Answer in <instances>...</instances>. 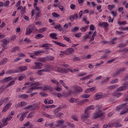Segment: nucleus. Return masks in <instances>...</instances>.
I'll return each mask as SVG.
<instances>
[{
    "instance_id": "nucleus-1",
    "label": "nucleus",
    "mask_w": 128,
    "mask_h": 128,
    "mask_svg": "<svg viewBox=\"0 0 128 128\" xmlns=\"http://www.w3.org/2000/svg\"><path fill=\"white\" fill-rule=\"evenodd\" d=\"M31 86H33L32 88H30L26 92V94H30V92H32V90H42V86H40V82H36L32 83Z\"/></svg>"
},
{
    "instance_id": "nucleus-2",
    "label": "nucleus",
    "mask_w": 128,
    "mask_h": 128,
    "mask_svg": "<svg viewBox=\"0 0 128 128\" xmlns=\"http://www.w3.org/2000/svg\"><path fill=\"white\" fill-rule=\"evenodd\" d=\"M96 106L97 108L98 112H96L94 114L93 117L94 120H96V118H102V116H104V112H102V110H100L101 106L98 104L96 105Z\"/></svg>"
},
{
    "instance_id": "nucleus-3",
    "label": "nucleus",
    "mask_w": 128,
    "mask_h": 128,
    "mask_svg": "<svg viewBox=\"0 0 128 128\" xmlns=\"http://www.w3.org/2000/svg\"><path fill=\"white\" fill-rule=\"evenodd\" d=\"M96 36V32H94L93 34L92 32H89L88 34H86L84 36L82 42H86V40H88V38H90L89 41V42H90L94 40V36Z\"/></svg>"
},
{
    "instance_id": "nucleus-4",
    "label": "nucleus",
    "mask_w": 128,
    "mask_h": 128,
    "mask_svg": "<svg viewBox=\"0 0 128 128\" xmlns=\"http://www.w3.org/2000/svg\"><path fill=\"white\" fill-rule=\"evenodd\" d=\"M126 68L124 67L122 68H119L116 72L112 74V76H116L120 74H122V72H126Z\"/></svg>"
},
{
    "instance_id": "nucleus-5",
    "label": "nucleus",
    "mask_w": 128,
    "mask_h": 128,
    "mask_svg": "<svg viewBox=\"0 0 128 128\" xmlns=\"http://www.w3.org/2000/svg\"><path fill=\"white\" fill-rule=\"evenodd\" d=\"M128 86V82H126L123 84V86H121L117 89V92H122L126 90Z\"/></svg>"
},
{
    "instance_id": "nucleus-6",
    "label": "nucleus",
    "mask_w": 128,
    "mask_h": 128,
    "mask_svg": "<svg viewBox=\"0 0 128 128\" xmlns=\"http://www.w3.org/2000/svg\"><path fill=\"white\" fill-rule=\"evenodd\" d=\"M56 72H62V74H67L68 72H70V68H58L56 69Z\"/></svg>"
},
{
    "instance_id": "nucleus-7",
    "label": "nucleus",
    "mask_w": 128,
    "mask_h": 128,
    "mask_svg": "<svg viewBox=\"0 0 128 128\" xmlns=\"http://www.w3.org/2000/svg\"><path fill=\"white\" fill-rule=\"evenodd\" d=\"M118 86V84H114L112 86H110L107 87L108 90H109L108 92V94L110 95L112 94L110 93V90H115V88H116Z\"/></svg>"
},
{
    "instance_id": "nucleus-8",
    "label": "nucleus",
    "mask_w": 128,
    "mask_h": 128,
    "mask_svg": "<svg viewBox=\"0 0 128 128\" xmlns=\"http://www.w3.org/2000/svg\"><path fill=\"white\" fill-rule=\"evenodd\" d=\"M74 52V48H68L65 50V54L66 56H68V54H72Z\"/></svg>"
},
{
    "instance_id": "nucleus-9",
    "label": "nucleus",
    "mask_w": 128,
    "mask_h": 128,
    "mask_svg": "<svg viewBox=\"0 0 128 128\" xmlns=\"http://www.w3.org/2000/svg\"><path fill=\"white\" fill-rule=\"evenodd\" d=\"M98 26H100V28H108V23L106 22H100L98 24Z\"/></svg>"
},
{
    "instance_id": "nucleus-10",
    "label": "nucleus",
    "mask_w": 128,
    "mask_h": 128,
    "mask_svg": "<svg viewBox=\"0 0 128 128\" xmlns=\"http://www.w3.org/2000/svg\"><path fill=\"white\" fill-rule=\"evenodd\" d=\"M122 104L121 105L118 106H116V110L117 112H118V110H122V108H126V104Z\"/></svg>"
},
{
    "instance_id": "nucleus-11",
    "label": "nucleus",
    "mask_w": 128,
    "mask_h": 128,
    "mask_svg": "<svg viewBox=\"0 0 128 128\" xmlns=\"http://www.w3.org/2000/svg\"><path fill=\"white\" fill-rule=\"evenodd\" d=\"M12 103H8L7 104H6L3 108L2 112H6V110H10V106H12Z\"/></svg>"
},
{
    "instance_id": "nucleus-12",
    "label": "nucleus",
    "mask_w": 128,
    "mask_h": 128,
    "mask_svg": "<svg viewBox=\"0 0 128 128\" xmlns=\"http://www.w3.org/2000/svg\"><path fill=\"white\" fill-rule=\"evenodd\" d=\"M12 118V117L10 116V117H7L6 118L4 119L2 122L4 126H8V120H10Z\"/></svg>"
},
{
    "instance_id": "nucleus-13",
    "label": "nucleus",
    "mask_w": 128,
    "mask_h": 128,
    "mask_svg": "<svg viewBox=\"0 0 128 128\" xmlns=\"http://www.w3.org/2000/svg\"><path fill=\"white\" fill-rule=\"evenodd\" d=\"M72 88L74 90H76V92H82V87H78L76 85H74L72 86Z\"/></svg>"
},
{
    "instance_id": "nucleus-14",
    "label": "nucleus",
    "mask_w": 128,
    "mask_h": 128,
    "mask_svg": "<svg viewBox=\"0 0 128 128\" xmlns=\"http://www.w3.org/2000/svg\"><path fill=\"white\" fill-rule=\"evenodd\" d=\"M34 26L30 25L27 27L26 32H32V30H34Z\"/></svg>"
},
{
    "instance_id": "nucleus-15",
    "label": "nucleus",
    "mask_w": 128,
    "mask_h": 128,
    "mask_svg": "<svg viewBox=\"0 0 128 128\" xmlns=\"http://www.w3.org/2000/svg\"><path fill=\"white\" fill-rule=\"evenodd\" d=\"M16 72H18V70H8L6 72V74H16Z\"/></svg>"
},
{
    "instance_id": "nucleus-16",
    "label": "nucleus",
    "mask_w": 128,
    "mask_h": 128,
    "mask_svg": "<svg viewBox=\"0 0 128 128\" xmlns=\"http://www.w3.org/2000/svg\"><path fill=\"white\" fill-rule=\"evenodd\" d=\"M52 42L55 44H57V46H62V48L66 47V44H64L62 42H60L52 40Z\"/></svg>"
},
{
    "instance_id": "nucleus-17",
    "label": "nucleus",
    "mask_w": 128,
    "mask_h": 128,
    "mask_svg": "<svg viewBox=\"0 0 128 128\" xmlns=\"http://www.w3.org/2000/svg\"><path fill=\"white\" fill-rule=\"evenodd\" d=\"M12 80V76H8V77H6L3 80H2L0 81V82H8L10 80Z\"/></svg>"
},
{
    "instance_id": "nucleus-18",
    "label": "nucleus",
    "mask_w": 128,
    "mask_h": 128,
    "mask_svg": "<svg viewBox=\"0 0 128 128\" xmlns=\"http://www.w3.org/2000/svg\"><path fill=\"white\" fill-rule=\"evenodd\" d=\"M117 40V38H113L110 42H108V44H109V46H112V44H116V40Z\"/></svg>"
},
{
    "instance_id": "nucleus-19",
    "label": "nucleus",
    "mask_w": 128,
    "mask_h": 128,
    "mask_svg": "<svg viewBox=\"0 0 128 128\" xmlns=\"http://www.w3.org/2000/svg\"><path fill=\"white\" fill-rule=\"evenodd\" d=\"M92 110H94V106H91L88 107L85 110L86 114H88V111Z\"/></svg>"
},
{
    "instance_id": "nucleus-20",
    "label": "nucleus",
    "mask_w": 128,
    "mask_h": 128,
    "mask_svg": "<svg viewBox=\"0 0 128 128\" xmlns=\"http://www.w3.org/2000/svg\"><path fill=\"white\" fill-rule=\"evenodd\" d=\"M34 64L36 65L37 70H40V68H42V66H44V65L41 62H35Z\"/></svg>"
},
{
    "instance_id": "nucleus-21",
    "label": "nucleus",
    "mask_w": 128,
    "mask_h": 128,
    "mask_svg": "<svg viewBox=\"0 0 128 128\" xmlns=\"http://www.w3.org/2000/svg\"><path fill=\"white\" fill-rule=\"evenodd\" d=\"M54 28H55V30H60V32H62V30H64L63 27H62V25L60 24L56 25L54 26Z\"/></svg>"
},
{
    "instance_id": "nucleus-22",
    "label": "nucleus",
    "mask_w": 128,
    "mask_h": 128,
    "mask_svg": "<svg viewBox=\"0 0 128 128\" xmlns=\"http://www.w3.org/2000/svg\"><path fill=\"white\" fill-rule=\"evenodd\" d=\"M28 113V112L22 113V116H21L20 118V120L21 121L24 120V118H26V114Z\"/></svg>"
},
{
    "instance_id": "nucleus-23",
    "label": "nucleus",
    "mask_w": 128,
    "mask_h": 128,
    "mask_svg": "<svg viewBox=\"0 0 128 128\" xmlns=\"http://www.w3.org/2000/svg\"><path fill=\"white\" fill-rule=\"evenodd\" d=\"M38 0H34V6L35 10H36L37 12H40V8H38V6H36L38 4Z\"/></svg>"
},
{
    "instance_id": "nucleus-24",
    "label": "nucleus",
    "mask_w": 128,
    "mask_h": 128,
    "mask_svg": "<svg viewBox=\"0 0 128 128\" xmlns=\"http://www.w3.org/2000/svg\"><path fill=\"white\" fill-rule=\"evenodd\" d=\"M16 50H18V52H20V47L18 46L14 47L13 48H12L11 50V52H16Z\"/></svg>"
},
{
    "instance_id": "nucleus-25",
    "label": "nucleus",
    "mask_w": 128,
    "mask_h": 128,
    "mask_svg": "<svg viewBox=\"0 0 128 128\" xmlns=\"http://www.w3.org/2000/svg\"><path fill=\"white\" fill-rule=\"evenodd\" d=\"M57 36L58 34H56L55 33H52L50 34V38H52L53 40H58V38L56 37Z\"/></svg>"
},
{
    "instance_id": "nucleus-26",
    "label": "nucleus",
    "mask_w": 128,
    "mask_h": 128,
    "mask_svg": "<svg viewBox=\"0 0 128 128\" xmlns=\"http://www.w3.org/2000/svg\"><path fill=\"white\" fill-rule=\"evenodd\" d=\"M102 95L100 94V93H97V94H96V96H95V98H94V99H95L96 100H100V98H102Z\"/></svg>"
},
{
    "instance_id": "nucleus-27",
    "label": "nucleus",
    "mask_w": 128,
    "mask_h": 128,
    "mask_svg": "<svg viewBox=\"0 0 128 128\" xmlns=\"http://www.w3.org/2000/svg\"><path fill=\"white\" fill-rule=\"evenodd\" d=\"M18 98H28V95L26 94H23L18 96Z\"/></svg>"
},
{
    "instance_id": "nucleus-28",
    "label": "nucleus",
    "mask_w": 128,
    "mask_h": 128,
    "mask_svg": "<svg viewBox=\"0 0 128 128\" xmlns=\"http://www.w3.org/2000/svg\"><path fill=\"white\" fill-rule=\"evenodd\" d=\"M92 74H89V75H88L87 76H86L84 78H81L80 80H88V78H92Z\"/></svg>"
},
{
    "instance_id": "nucleus-29",
    "label": "nucleus",
    "mask_w": 128,
    "mask_h": 128,
    "mask_svg": "<svg viewBox=\"0 0 128 128\" xmlns=\"http://www.w3.org/2000/svg\"><path fill=\"white\" fill-rule=\"evenodd\" d=\"M56 118H63L64 116V113H62V112H59L57 114H56V115H55Z\"/></svg>"
},
{
    "instance_id": "nucleus-30",
    "label": "nucleus",
    "mask_w": 128,
    "mask_h": 128,
    "mask_svg": "<svg viewBox=\"0 0 128 128\" xmlns=\"http://www.w3.org/2000/svg\"><path fill=\"white\" fill-rule=\"evenodd\" d=\"M44 38V35L42 34H38L35 36V38L36 40H40V38Z\"/></svg>"
},
{
    "instance_id": "nucleus-31",
    "label": "nucleus",
    "mask_w": 128,
    "mask_h": 128,
    "mask_svg": "<svg viewBox=\"0 0 128 128\" xmlns=\"http://www.w3.org/2000/svg\"><path fill=\"white\" fill-rule=\"evenodd\" d=\"M117 34L118 36L120 38H124V36H126V35L124 32H118Z\"/></svg>"
},
{
    "instance_id": "nucleus-32",
    "label": "nucleus",
    "mask_w": 128,
    "mask_h": 128,
    "mask_svg": "<svg viewBox=\"0 0 128 128\" xmlns=\"http://www.w3.org/2000/svg\"><path fill=\"white\" fill-rule=\"evenodd\" d=\"M8 58H4L2 59V60L0 62V66H2L3 64H6V60Z\"/></svg>"
},
{
    "instance_id": "nucleus-33",
    "label": "nucleus",
    "mask_w": 128,
    "mask_h": 128,
    "mask_svg": "<svg viewBox=\"0 0 128 128\" xmlns=\"http://www.w3.org/2000/svg\"><path fill=\"white\" fill-rule=\"evenodd\" d=\"M78 98H70V102H72V104H74V102H78Z\"/></svg>"
},
{
    "instance_id": "nucleus-34",
    "label": "nucleus",
    "mask_w": 128,
    "mask_h": 128,
    "mask_svg": "<svg viewBox=\"0 0 128 128\" xmlns=\"http://www.w3.org/2000/svg\"><path fill=\"white\" fill-rule=\"evenodd\" d=\"M19 70H20V72H24V70H28V68L26 66H20L19 67Z\"/></svg>"
},
{
    "instance_id": "nucleus-35",
    "label": "nucleus",
    "mask_w": 128,
    "mask_h": 128,
    "mask_svg": "<svg viewBox=\"0 0 128 128\" xmlns=\"http://www.w3.org/2000/svg\"><path fill=\"white\" fill-rule=\"evenodd\" d=\"M2 42L4 44L5 46H6V44L10 43V41L6 38H4L2 40Z\"/></svg>"
},
{
    "instance_id": "nucleus-36",
    "label": "nucleus",
    "mask_w": 128,
    "mask_h": 128,
    "mask_svg": "<svg viewBox=\"0 0 128 128\" xmlns=\"http://www.w3.org/2000/svg\"><path fill=\"white\" fill-rule=\"evenodd\" d=\"M86 115H83L81 116V118L82 120H84V118H88L90 117V116L88 115V113H87L86 114Z\"/></svg>"
},
{
    "instance_id": "nucleus-37",
    "label": "nucleus",
    "mask_w": 128,
    "mask_h": 128,
    "mask_svg": "<svg viewBox=\"0 0 128 128\" xmlns=\"http://www.w3.org/2000/svg\"><path fill=\"white\" fill-rule=\"evenodd\" d=\"M122 96V93L121 92H118V93H116L114 92L113 94L114 96H116V98H120Z\"/></svg>"
},
{
    "instance_id": "nucleus-38",
    "label": "nucleus",
    "mask_w": 128,
    "mask_h": 128,
    "mask_svg": "<svg viewBox=\"0 0 128 128\" xmlns=\"http://www.w3.org/2000/svg\"><path fill=\"white\" fill-rule=\"evenodd\" d=\"M46 58H38V62H46Z\"/></svg>"
},
{
    "instance_id": "nucleus-39",
    "label": "nucleus",
    "mask_w": 128,
    "mask_h": 128,
    "mask_svg": "<svg viewBox=\"0 0 128 128\" xmlns=\"http://www.w3.org/2000/svg\"><path fill=\"white\" fill-rule=\"evenodd\" d=\"M60 82L62 84V86H64L65 88H66V90L68 89V86H66V84H64V81L62 80H60Z\"/></svg>"
},
{
    "instance_id": "nucleus-40",
    "label": "nucleus",
    "mask_w": 128,
    "mask_h": 128,
    "mask_svg": "<svg viewBox=\"0 0 128 128\" xmlns=\"http://www.w3.org/2000/svg\"><path fill=\"white\" fill-rule=\"evenodd\" d=\"M114 4H112V5H111V4H110L108 6V10H112V8H114Z\"/></svg>"
},
{
    "instance_id": "nucleus-41",
    "label": "nucleus",
    "mask_w": 128,
    "mask_h": 128,
    "mask_svg": "<svg viewBox=\"0 0 128 128\" xmlns=\"http://www.w3.org/2000/svg\"><path fill=\"white\" fill-rule=\"evenodd\" d=\"M118 82V78H116L114 80H112L110 84H116V82Z\"/></svg>"
},
{
    "instance_id": "nucleus-42",
    "label": "nucleus",
    "mask_w": 128,
    "mask_h": 128,
    "mask_svg": "<svg viewBox=\"0 0 128 128\" xmlns=\"http://www.w3.org/2000/svg\"><path fill=\"white\" fill-rule=\"evenodd\" d=\"M40 108V106L38 104H34V106L32 107L33 110H36Z\"/></svg>"
},
{
    "instance_id": "nucleus-43",
    "label": "nucleus",
    "mask_w": 128,
    "mask_h": 128,
    "mask_svg": "<svg viewBox=\"0 0 128 128\" xmlns=\"http://www.w3.org/2000/svg\"><path fill=\"white\" fill-rule=\"evenodd\" d=\"M114 126L115 128H120L122 126V124H120L118 122H114Z\"/></svg>"
},
{
    "instance_id": "nucleus-44",
    "label": "nucleus",
    "mask_w": 128,
    "mask_h": 128,
    "mask_svg": "<svg viewBox=\"0 0 128 128\" xmlns=\"http://www.w3.org/2000/svg\"><path fill=\"white\" fill-rule=\"evenodd\" d=\"M34 112L30 113L27 116V118H32V116H34Z\"/></svg>"
},
{
    "instance_id": "nucleus-45",
    "label": "nucleus",
    "mask_w": 128,
    "mask_h": 128,
    "mask_svg": "<svg viewBox=\"0 0 128 128\" xmlns=\"http://www.w3.org/2000/svg\"><path fill=\"white\" fill-rule=\"evenodd\" d=\"M110 80V78L106 77L104 80L101 82V84H106V82H108Z\"/></svg>"
},
{
    "instance_id": "nucleus-46",
    "label": "nucleus",
    "mask_w": 128,
    "mask_h": 128,
    "mask_svg": "<svg viewBox=\"0 0 128 128\" xmlns=\"http://www.w3.org/2000/svg\"><path fill=\"white\" fill-rule=\"evenodd\" d=\"M8 100H10V98L8 97L2 100L0 102L2 103V104H3V102H8Z\"/></svg>"
},
{
    "instance_id": "nucleus-47",
    "label": "nucleus",
    "mask_w": 128,
    "mask_h": 128,
    "mask_svg": "<svg viewBox=\"0 0 128 128\" xmlns=\"http://www.w3.org/2000/svg\"><path fill=\"white\" fill-rule=\"evenodd\" d=\"M118 24L120 26H124V24H126V21H124V22H122L118 21Z\"/></svg>"
},
{
    "instance_id": "nucleus-48",
    "label": "nucleus",
    "mask_w": 128,
    "mask_h": 128,
    "mask_svg": "<svg viewBox=\"0 0 128 128\" xmlns=\"http://www.w3.org/2000/svg\"><path fill=\"white\" fill-rule=\"evenodd\" d=\"M44 51L39 50V51H36L34 52V54L36 56H38V54H43Z\"/></svg>"
},
{
    "instance_id": "nucleus-49",
    "label": "nucleus",
    "mask_w": 128,
    "mask_h": 128,
    "mask_svg": "<svg viewBox=\"0 0 128 128\" xmlns=\"http://www.w3.org/2000/svg\"><path fill=\"white\" fill-rule=\"evenodd\" d=\"M81 96L83 98H90V95L88 94H85L82 95Z\"/></svg>"
},
{
    "instance_id": "nucleus-50",
    "label": "nucleus",
    "mask_w": 128,
    "mask_h": 128,
    "mask_svg": "<svg viewBox=\"0 0 128 128\" xmlns=\"http://www.w3.org/2000/svg\"><path fill=\"white\" fill-rule=\"evenodd\" d=\"M21 12H22V14H26V6H24V7H22V6H21Z\"/></svg>"
},
{
    "instance_id": "nucleus-51",
    "label": "nucleus",
    "mask_w": 128,
    "mask_h": 128,
    "mask_svg": "<svg viewBox=\"0 0 128 128\" xmlns=\"http://www.w3.org/2000/svg\"><path fill=\"white\" fill-rule=\"evenodd\" d=\"M24 42H25L27 44H30V42H32V40L30 38H26L24 39Z\"/></svg>"
},
{
    "instance_id": "nucleus-52",
    "label": "nucleus",
    "mask_w": 128,
    "mask_h": 128,
    "mask_svg": "<svg viewBox=\"0 0 128 128\" xmlns=\"http://www.w3.org/2000/svg\"><path fill=\"white\" fill-rule=\"evenodd\" d=\"M56 108V106L54 104L50 105V106H46L45 108Z\"/></svg>"
},
{
    "instance_id": "nucleus-53",
    "label": "nucleus",
    "mask_w": 128,
    "mask_h": 128,
    "mask_svg": "<svg viewBox=\"0 0 128 128\" xmlns=\"http://www.w3.org/2000/svg\"><path fill=\"white\" fill-rule=\"evenodd\" d=\"M10 6V0H7L4 2V6L8 7Z\"/></svg>"
},
{
    "instance_id": "nucleus-54",
    "label": "nucleus",
    "mask_w": 128,
    "mask_h": 128,
    "mask_svg": "<svg viewBox=\"0 0 128 128\" xmlns=\"http://www.w3.org/2000/svg\"><path fill=\"white\" fill-rule=\"evenodd\" d=\"M52 16H54V18H60V14H58L54 12L52 13Z\"/></svg>"
},
{
    "instance_id": "nucleus-55",
    "label": "nucleus",
    "mask_w": 128,
    "mask_h": 128,
    "mask_svg": "<svg viewBox=\"0 0 128 128\" xmlns=\"http://www.w3.org/2000/svg\"><path fill=\"white\" fill-rule=\"evenodd\" d=\"M124 46H126V43H125L124 44L121 43L118 46V48H124Z\"/></svg>"
},
{
    "instance_id": "nucleus-56",
    "label": "nucleus",
    "mask_w": 128,
    "mask_h": 128,
    "mask_svg": "<svg viewBox=\"0 0 128 128\" xmlns=\"http://www.w3.org/2000/svg\"><path fill=\"white\" fill-rule=\"evenodd\" d=\"M48 60H50V62H52L54 60V57L52 56H50L47 58Z\"/></svg>"
},
{
    "instance_id": "nucleus-57",
    "label": "nucleus",
    "mask_w": 128,
    "mask_h": 128,
    "mask_svg": "<svg viewBox=\"0 0 128 128\" xmlns=\"http://www.w3.org/2000/svg\"><path fill=\"white\" fill-rule=\"evenodd\" d=\"M107 126H108V128H113V126H115L114 122L112 123L110 122Z\"/></svg>"
},
{
    "instance_id": "nucleus-58",
    "label": "nucleus",
    "mask_w": 128,
    "mask_h": 128,
    "mask_svg": "<svg viewBox=\"0 0 128 128\" xmlns=\"http://www.w3.org/2000/svg\"><path fill=\"white\" fill-rule=\"evenodd\" d=\"M73 62H78V60H80V58L78 56H75L72 58Z\"/></svg>"
},
{
    "instance_id": "nucleus-59",
    "label": "nucleus",
    "mask_w": 128,
    "mask_h": 128,
    "mask_svg": "<svg viewBox=\"0 0 128 128\" xmlns=\"http://www.w3.org/2000/svg\"><path fill=\"white\" fill-rule=\"evenodd\" d=\"M48 126H50V128H52V126H54V123L48 124L46 122L45 124V126L48 128Z\"/></svg>"
},
{
    "instance_id": "nucleus-60",
    "label": "nucleus",
    "mask_w": 128,
    "mask_h": 128,
    "mask_svg": "<svg viewBox=\"0 0 128 128\" xmlns=\"http://www.w3.org/2000/svg\"><path fill=\"white\" fill-rule=\"evenodd\" d=\"M63 38L65 40H66L67 42H72V40H70V38L66 37V36H63Z\"/></svg>"
},
{
    "instance_id": "nucleus-61",
    "label": "nucleus",
    "mask_w": 128,
    "mask_h": 128,
    "mask_svg": "<svg viewBox=\"0 0 128 128\" xmlns=\"http://www.w3.org/2000/svg\"><path fill=\"white\" fill-rule=\"evenodd\" d=\"M16 82H14V80H13L12 82H11L7 86L6 88H8L12 85H14V84Z\"/></svg>"
},
{
    "instance_id": "nucleus-62",
    "label": "nucleus",
    "mask_w": 128,
    "mask_h": 128,
    "mask_svg": "<svg viewBox=\"0 0 128 128\" xmlns=\"http://www.w3.org/2000/svg\"><path fill=\"white\" fill-rule=\"evenodd\" d=\"M48 46H52V45L51 44H43L42 45V48H48Z\"/></svg>"
},
{
    "instance_id": "nucleus-63",
    "label": "nucleus",
    "mask_w": 128,
    "mask_h": 128,
    "mask_svg": "<svg viewBox=\"0 0 128 128\" xmlns=\"http://www.w3.org/2000/svg\"><path fill=\"white\" fill-rule=\"evenodd\" d=\"M70 8H71V10H74V8H76V5L74 4H71L70 5Z\"/></svg>"
},
{
    "instance_id": "nucleus-64",
    "label": "nucleus",
    "mask_w": 128,
    "mask_h": 128,
    "mask_svg": "<svg viewBox=\"0 0 128 128\" xmlns=\"http://www.w3.org/2000/svg\"><path fill=\"white\" fill-rule=\"evenodd\" d=\"M111 14L114 16H116V12L114 11H111Z\"/></svg>"
}]
</instances>
